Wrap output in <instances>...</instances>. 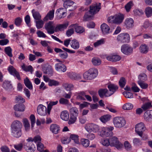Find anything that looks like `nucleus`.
I'll list each match as a JSON object with an SVG mask.
<instances>
[{"mask_svg": "<svg viewBox=\"0 0 152 152\" xmlns=\"http://www.w3.org/2000/svg\"><path fill=\"white\" fill-rule=\"evenodd\" d=\"M24 83L26 86L30 90H32L33 86L27 77L24 80Z\"/></svg>", "mask_w": 152, "mask_h": 152, "instance_id": "obj_34", "label": "nucleus"}, {"mask_svg": "<svg viewBox=\"0 0 152 152\" xmlns=\"http://www.w3.org/2000/svg\"><path fill=\"white\" fill-rule=\"evenodd\" d=\"M54 24L52 21H49L45 25V28L49 34H52L55 32Z\"/></svg>", "mask_w": 152, "mask_h": 152, "instance_id": "obj_9", "label": "nucleus"}, {"mask_svg": "<svg viewBox=\"0 0 152 152\" xmlns=\"http://www.w3.org/2000/svg\"><path fill=\"white\" fill-rule=\"evenodd\" d=\"M69 113L70 118L69 123L70 124H72L75 123L77 119V117L79 113V111L77 108L74 107L70 109Z\"/></svg>", "mask_w": 152, "mask_h": 152, "instance_id": "obj_6", "label": "nucleus"}, {"mask_svg": "<svg viewBox=\"0 0 152 152\" xmlns=\"http://www.w3.org/2000/svg\"><path fill=\"white\" fill-rule=\"evenodd\" d=\"M22 127V124L20 121L15 120L11 124V129H21Z\"/></svg>", "mask_w": 152, "mask_h": 152, "instance_id": "obj_15", "label": "nucleus"}, {"mask_svg": "<svg viewBox=\"0 0 152 152\" xmlns=\"http://www.w3.org/2000/svg\"><path fill=\"white\" fill-rule=\"evenodd\" d=\"M133 104L130 103H127L123 106V109L125 110H130L133 108Z\"/></svg>", "mask_w": 152, "mask_h": 152, "instance_id": "obj_39", "label": "nucleus"}, {"mask_svg": "<svg viewBox=\"0 0 152 152\" xmlns=\"http://www.w3.org/2000/svg\"><path fill=\"white\" fill-rule=\"evenodd\" d=\"M137 83L140 87L143 89H147L148 86V85L147 83L144 82H138Z\"/></svg>", "mask_w": 152, "mask_h": 152, "instance_id": "obj_56", "label": "nucleus"}, {"mask_svg": "<svg viewBox=\"0 0 152 152\" xmlns=\"http://www.w3.org/2000/svg\"><path fill=\"white\" fill-rule=\"evenodd\" d=\"M133 2L132 1H130L125 5V8L127 12H129L130 11L131 7L133 6Z\"/></svg>", "mask_w": 152, "mask_h": 152, "instance_id": "obj_52", "label": "nucleus"}, {"mask_svg": "<svg viewBox=\"0 0 152 152\" xmlns=\"http://www.w3.org/2000/svg\"><path fill=\"white\" fill-rule=\"evenodd\" d=\"M133 143L134 145L139 146L142 144L141 140L139 138H135L133 139Z\"/></svg>", "mask_w": 152, "mask_h": 152, "instance_id": "obj_49", "label": "nucleus"}, {"mask_svg": "<svg viewBox=\"0 0 152 152\" xmlns=\"http://www.w3.org/2000/svg\"><path fill=\"white\" fill-rule=\"evenodd\" d=\"M94 125V124L92 123L87 124L85 126V129L88 132H92Z\"/></svg>", "mask_w": 152, "mask_h": 152, "instance_id": "obj_47", "label": "nucleus"}, {"mask_svg": "<svg viewBox=\"0 0 152 152\" xmlns=\"http://www.w3.org/2000/svg\"><path fill=\"white\" fill-rule=\"evenodd\" d=\"M98 94L101 98H103L104 96L109 97L111 96V94H109V91H108L107 89L99 90L98 91Z\"/></svg>", "mask_w": 152, "mask_h": 152, "instance_id": "obj_19", "label": "nucleus"}, {"mask_svg": "<svg viewBox=\"0 0 152 152\" xmlns=\"http://www.w3.org/2000/svg\"><path fill=\"white\" fill-rule=\"evenodd\" d=\"M50 129L52 132L55 134H57L59 132L60 128L58 125L53 124L51 125Z\"/></svg>", "mask_w": 152, "mask_h": 152, "instance_id": "obj_22", "label": "nucleus"}, {"mask_svg": "<svg viewBox=\"0 0 152 152\" xmlns=\"http://www.w3.org/2000/svg\"><path fill=\"white\" fill-rule=\"evenodd\" d=\"M133 48L128 44H124L121 47V51L124 54L130 55L133 53Z\"/></svg>", "mask_w": 152, "mask_h": 152, "instance_id": "obj_8", "label": "nucleus"}, {"mask_svg": "<svg viewBox=\"0 0 152 152\" xmlns=\"http://www.w3.org/2000/svg\"><path fill=\"white\" fill-rule=\"evenodd\" d=\"M2 87L5 89L8 90L12 88V87L10 81L5 80L2 84Z\"/></svg>", "mask_w": 152, "mask_h": 152, "instance_id": "obj_30", "label": "nucleus"}, {"mask_svg": "<svg viewBox=\"0 0 152 152\" xmlns=\"http://www.w3.org/2000/svg\"><path fill=\"white\" fill-rule=\"evenodd\" d=\"M69 27L73 28L75 29V31L79 33H82L85 31L83 27L79 26L77 23L72 24L69 26Z\"/></svg>", "mask_w": 152, "mask_h": 152, "instance_id": "obj_13", "label": "nucleus"}, {"mask_svg": "<svg viewBox=\"0 0 152 152\" xmlns=\"http://www.w3.org/2000/svg\"><path fill=\"white\" fill-rule=\"evenodd\" d=\"M152 107L151 103L150 102H147L143 104L142 106V108L144 110H145L150 109Z\"/></svg>", "mask_w": 152, "mask_h": 152, "instance_id": "obj_50", "label": "nucleus"}, {"mask_svg": "<svg viewBox=\"0 0 152 152\" xmlns=\"http://www.w3.org/2000/svg\"><path fill=\"white\" fill-rule=\"evenodd\" d=\"M104 43V39H102L99 40L97 41L96 42H95L94 45L95 47H96L101 45Z\"/></svg>", "mask_w": 152, "mask_h": 152, "instance_id": "obj_63", "label": "nucleus"}, {"mask_svg": "<svg viewBox=\"0 0 152 152\" xmlns=\"http://www.w3.org/2000/svg\"><path fill=\"white\" fill-rule=\"evenodd\" d=\"M134 14L136 15H140L143 14V11L141 10L135 9L134 10Z\"/></svg>", "mask_w": 152, "mask_h": 152, "instance_id": "obj_64", "label": "nucleus"}, {"mask_svg": "<svg viewBox=\"0 0 152 152\" xmlns=\"http://www.w3.org/2000/svg\"><path fill=\"white\" fill-rule=\"evenodd\" d=\"M124 18V15L122 14H116L115 15V24H119L123 21Z\"/></svg>", "mask_w": 152, "mask_h": 152, "instance_id": "obj_16", "label": "nucleus"}, {"mask_svg": "<svg viewBox=\"0 0 152 152\" xmlns=\"http://www.w3.org/2000/svg\"><path fill=\"white\" fill-rule=\"evenodd\" d=\"M12 134L14 137L19 138L22 134L21 129H11Z\"/></svg>", "mask_w": 152, "mask_h": 152, "instance_id": "obj_24", "label": "nucleus"}, {"mask_svg": "<svg viewBox=\"0 0 152 152\" xmlns=\"http://www.w3.org/2000/svg\"><path fill=\"white\" fill-rule=\"evenodd\" d=\"M8 70L11 75L16 77L18 80H20V79L19 73L17 72L15 69L12 66H11L9 67Z\"/></svg>", "mask_w": 152, "mask_h": 152, "instance_id": "obj_17", "label": "nucleus"}, {"mask_svg": "<svg viewBox=\"0 0 152 152\" xmlns=\"http://www.w3.org/2000/svg\"><path fill=\"white\" fill-rule=\"evenodd\" d=\"M44 148V146L41 142H39L37 143V148L38 151L40 152H48V150H43V149Z\"/></svg>", "mask_w": 152, "mask_h": 152, "instance_id": "obj_42", "label": "nucleus"}, {"mask_svg": "<svg viewBox=\"0 0 152 152\" xmlns=\"http://www.w3.org/2000/svg\"><path fill=\"white\" fill-rule=\"evenodd\" d=\"M68 76L71 79L75 80H77L80 78L79 75H76L75 74L72 72L69 73L68 74Z\"/></svg>", "mask_w": 152, "mask_h": 152, "instance_id": "obj_51", "label": "nucleus"}, {"mask_svg": "<svg viewBox=\"0 0 152 152\" xmlns=\"http://www.w3.org/2000/svg\"><path fill=\"white\" fill-rule=\"evenodd\" d=\"M37 113L41 115H45L46 114V107L42 104L39 105L37 107Z\"/></svg>", "mask_w": 152, "mask_h": 152, "instance_id": "obj_11", "label": "nucleus"}, {"mask_svg": "<svg viewBox=\"0 0 152 152\" xmlns=\"http://www.w3.org/2000/svg\"><path fill=\"white\" fill-rule=\"evenodd\" d=\"M31 12L33 17L35 20H39L41 19V16L38 12L35 11L34 9H33Z\"/></svg>", "mask_w": 152, "mask_h": 152, "instance_id": "obj_35", "label": "nucleus"}, {"mask_svg": "<svg viewBox=\"0 0 152 152\" xmlns=\"http://www.w3.org/2000/svg\"><path fill=\"white\" fill-rule=\"evenodd\" d=\"M74 3V2L73 1L67 0L64 2L63 4L64 7L65 8H66L68 7V6L70 7L73 5Z\"/></svg>", "mask_w": 152, "mask_h": 152, "instance_id": "obj_53", "label": "nucleus"}, {"mask_svg": "<svg viewBox=\"0 0 152 152\" xmlns=\"http://www.w3.org/2000/svg\"><path fill=\"white\" fill-rule=\"evenodd\" d=\"M101 29L104 34H107L110 33V27L105 23H103L101 25Z\"/></svg>", "mask_w": 152, "mask_h": 152, "instance_id": "obj_20", "label": "nucleus"}, {"mask_svg": "<svg viewBox=\"0 0 152 152\" xmlns=\"http://www.w3.org/2000/svg\"><path fill=\"white\" fill-rule=\"evenodd\" d=\"M135 131L141 137H142L143 132L146 129V127L143 123L141 122L137 124L135 127Z\"/></svg>", "mask_w": 152, "mask_h": 152, "instance_id": "obj_7", "label": "nucleus"}, {"mask_svg": "<svg viewBox=\"0 0 152 152\" xmlns=\"http://www.w3.org/2000/svg\"><path fill=\"white\" fill-rule=\"evenodd\" d=\"M42 71L44 73L48 74L49 76H52L53 75V70L50 66L44 67L42 68Z\"/></svg>", "mask_w": 152, "mask_h": 152, "instance_id": "obj_26", "label": "nucleus"}, {"mask_svg": "<svg viewBox=\"0 0 152 152\" xmlns=\"http://www.w3.org/2000/svg\"><path fill=\"white\" fill-rule=\"evenodd\" d=\"M98 73V70L96 69L91 68L84 73L83 77L86 80H92L97 76Z\"/></svg>", "mask_w": 152, "mask_h": 152, "instance_id": "obj_3", "label": "nucleus"}, {"mask_svg": "<svg viewBox=\"0 0 152 152\" xmlns=\"http://www.w3.org/2000/svg\"><path fill=\"white\" fill-rule=\"evenodd\" d=\"M130 40L129 35L127 33L120 34L117 36V40L121 43H128Z\"/></svg>", "mask_w": 152, "mask_h": 152, "instance_id": "obj_5", "label": "nucleus"}, {"mask_svg": "<svg viewBox=\"0 0 152 152\" xmlns=\"http://www.w3.org/2000/svg\"><path fill=\"white\" fill-rule=\"evenodd\" d=\"M113 122L114 126L118 128L123 127L126 124V121L125 119L121 117L117 116L114 118Z\"/></svg>", "mask_w": 152, "mask_h": 152, "instance_id": "obj_4", "label": "nucleus"}, {"mask_svg": "<svg viewBox=\"0 0 152 152\" xmlns=\"http://www.w3.org/2000/svg\"><path fill=\"white\" fill-rule=\"evenodd\" d=\"M59 102L61 104L66 105L69 104V101L65 98H61L59 100Z\"/></svg>", "mask_w": 152, "mask_h": 152, "instance_id": "obj_57", "label": "nucleus"}, {"mask_svg": "<svg viewBox=\"0 0 152 152\" xmlns=\"http://www.w3.org/2000/svg\"><path fill=\"white\" fill-rule=\"evenodd\" d=\"M59 56L61 59H66L68 56V55L67 53L63 51L61 53H59Z\"/></svg>", "mask_w": 152, "mask_h": 152, "instance_id": "obj_59", "label": "nucleus"}, {"mask_svg": "<svg viewBox=\"0 0 152 152\" xmlns=\"http://www.w3.org/2000/svg\"><path fill=\"white\" fill-rule=\"evenodd\" d=\"M123 94L126 98H132L133 97V95L132 94L129 92H124Z\"/></svg>", "mask_w": 152, "mask_h": 152, "instance_id": "obj_62", "label": "nucleus"}, {"mask_svg": "<svg viewBox=\"0 0 152 152\" xmlns=\"http://www.w3.org/2000/svg\"><path fill=\"white\" fill-rule=\"evenodd\" d=\"M14 108L15 111L23 112L25 110V107L23 104H20L15 105L14 107Z\"/></svg>", "mask_w": 152, "mask_h": 152, "instance_id": "obj_27", "label": "nucleus"}, {"mask_svg": "<svg viewBox=\"0 0 152 152\" xmlns=\"http://www.w3.org/2000/svg\"><path fill=\"white\" fill-rule=\"evenodd\" d=\"M92 64L95 66H97L100 65L101 63V61L100 59L96 57H94L92 58L91 61Z\"/></svg>", "mask_w": 152, "mask_h": 152, "instance_id": "obj_40", "label": "nucleus"}, {"mask_svg": "<svg viewBox=\"0 0 152 152\" xmlns=\"http://www.w3.org/2000/svg\"><path fill=\"white\" fill-rule=\"evenodd\" d=\"M144 117L146 120H149L150 119L152 118V110H148L146 111L144 114Z\"/></svg>", "mask_w": 152, "mask_h": 152, "instance_id": "obj_37", "label": "nucleus"}, {"mask_svg": "<svg viewBox=\"0 0 152 152\" xmlns=\"http://www.w3.org/2000/svg\"><path fill=\"white\" fill-rule=\"evenodd\" d=\"M139 50L141 53L146 54L148 52V48L146 45L142 44L140 47Z\"/></svg>", "mask_w": 152, "mask_h": 152, "instance_id": "obj_32", "label": "nucleus"}, {"mask_svg": "<svg viewBox=\"0 0 152 152\" xmlns=\"http://www.w3.org/2000/svg\"><path fill=\"white\" fill-rule=\"evenodd\" d=\"M56 14L57 15L58 19L63 18L67 15L66 10L63 8H60L56 11Z\"/></svg>", "mask_w": 152, "mask_h": 152, "instance_id": "obj_10", "label": "nucleus"}, {"mask_svg": "<svg viewBox=\"0 0 152 152\" xmlns=\"http://www.w3.org/2000/svg\"><path fill=\"white\" fill-rule=\"evenodd\" d=\"M54 10L50 11L43 19L44 21H47L48 20H52L54 17Z\"/></svg>", "mask_w": 152, "mask_h": 152, "instance_id": "obj_21", "label": "nucleus"}, {"mask_svg": "<svg viewBox=\"0 0 152 152\" xmlns=\"http://www.w3.org/2000/svg\"><path fill=\"white\" fill-rule=\"evenodd\" d=\"M81 141L82 145L84 147H87L89 146L90 141L88 139H82Z\"/></svg>", "mask_w": 152, "mask_h": 152, "instance_id": "obj_48", "label": "nucleus"}, {"mask_svg": "<svg viewBox=\"0 0 152 152\" xmlns=\"http://www.w3.org/2000/svg\"><path fill=\"white\" fill-rule=\"evenodd\" d=\"M69 21H66L63 24L57 25L56 28V31H62L66 29L69 25Z\"/></svg>", "mask_w": 152, "mask_h": 152, "instance_id": "obj_14", "label": "nucleus"}, {"mask_svg": "<svg viewBox=\"0 0 152 152\" xmlns=\"http://www.w3.org/2000/svg\"><path fill=\"white\" fill-rule=\"evenodd\" d=\"M60 117L64 121H68L69 118V114L68 111L67 110L62 111L61 113Z\"/></svg>", "mask_w": 152, "mask_h": 152, "instance_id": "obj_28", "label": "nucleus"}, {"mask_svg": "<svg viewBox=\"0 0 152 152\" xmlns=\"http://www.w3.org/2000/svg\"><path fill=\"white\" fill-rule=\"evenodd\" d=\"M12 50L10 46L4 48V51L8 56L11 58L13 56L12 53Z\"/></svg>", "mask_w": 152, "mask_h": 152, "instance_id": "obj_38", "label": "nucleus"}, {"mask_svg": "<svg viewBox=\"0 0 152 152\" xmlns=\"http://www.w3.org/2000/svg\"><path fill=\"white\" fill-rule=\"evenodd\" d=\"M126 83V80L123 77H121L119 81V83L120 86L121 88H123L124 87Z\"/></svg>", "mask_w": 152, "mask_h": 152, "instance_id": "obj_54", "label": "nucleus"}, {"mask_svg": "<svg viewBox=\"0 0 152 152\" xmlns=\"http://www.w3.org/2000/svg\"><path fill=\"white\" fill-rule=\"evenodd\" d=\"M59 84L60 83L58 81L50 79L48 83V85L50 86H57L59 85Z\"/></svg>", "mask_w": 152, "mask_h": 152, "instance_id": "obj_46", "label": "nucleus"}, {"mask_svg": "<svg viewBox=\"0 0 152 152\" xmlns=\"http://www.w3.org/2000/svg\"><path fill=\"white\" fill-rule=\"evenodd\" d=\"M22 69L26 72H30L31 73L33 71V68L31 65L26 66L24 64H23L21 66Z\"/></svg>", "mask_w": 152, "mask_h": 152, "instance_id": "obj_43", "label": "nucleus"}, {"mask_svg": "<svg viewBox=\"0 0 152 152\" xmlns=\"http://www.w3.org/2000/svg\"><path fill=\"white\" fill-rule=\"evenodd\" d=\"M71 47L74 49H78L80 47V44L78 41L76 39L72 40L70 43Z\"/></svg>", "mask_w": 152, "mask_h": 152, "instance_id": "obj_29", "label": "nucleus"}, {"mask_svg": "<svg viewBox=\"0 0 152 152\" xmlns=\"http://www.w3.org/2000/svg\"><path fill=\"white\" fill-rule=\"evenodd\" d=\"M12 134L14 137L19 138L22 134L21 129H11Z\"/></svg>", "mask_w": 152, "mask_h": 152, "instance_id": "obj_25", "label": "nucleus"}, {"mask_svg": "<svg viewBox=\"0 0 152 152\" xmlns=\"http://www.w3.org/2000/svg\"><path fill=\"white\" fill-rule=\"evenodd\" d=\"M111 117V116L110 115L107 114L102 116L99 118V119L102 123H105L109 121Z\"/></svg>", "mask_w": 152, "mask_h": 152, "instance_id": "obj_33", "label": "nucleus"}, {"mask_svg": "<svg viewBox=\"0 0 152 152\" xmlns=\"http://www.w3.org/2000/svg\"><path fill=\"white\" fill-rule=\"evenodd\" d=\"M124 23L127 28H132L134 26V20L131 18H128L125 19Z\"/></svg>", "mask_w": 152, "mask_h": 152, "instance_id": "obj_18", "label": "nucleus"}, {"mask_svg": "<svg viewBox=\"0 0 152 152\" xmlns=\"http://www.w3.org/2000/svg\"><path fill=\"white\" fill-rule=\"evenodd\" d=\"M139 80L138 82H144L147 80V76L144 73L140 74L138 77Z\"/></svg>", "mask_w": 152, "mask_h": 152, "instance_id": "obj_41", "label": "nucleus"}, {"mask_svg": "<svg viewBox=\"0 0 152 152\" xmlns=\"http://www.w3.org/2000/svg\"><path fill=\"white\" fill-rule=\"evenodd\" d=\"M63 86L67 91H70L73 88V86L71 84L65 83L63 84Z\"/></svg>", "mask_w": 152, "mask_h": 152, "instance_id": "obj_44", "label": "nucleus"}, {"mask_svg": "<svg viewBox=\"0 0 152 152\" xmlns=\"http://www.w3.org/2000/svg\"><path fill=\"white\" fill-rule=\"evenodd\" d=\"M101 9L100 4H95L90 6L89 12L86 13L84 16V19L86 21L92 18L93 16L98 12Z\"/></svg>", "mask_w": 152, "mask_h": 152, "instance_id": "obj_1", "label": "nucleus"}, {"mask_svg": "<svg viewBox=\"0 0 152 152\" xmlns=\"http://www.w3.org/2000/svg\"><path fill=\"white\" fill-rule=\"evenodd\" d=\"M110 145L113 146L118 143L119 141L118 138L115 136H113L110 138L109 139Z\"/></svg>", "mask_w": 152, "mask_h": 152, "instance_id": "obj_31", "label": "nucleus"}, {"mask_svg": "<svg viewBox=\"0 0 152 152\" xmlns=\"http://www.w3.org/2000/svg\"><path fill=\"white\" fill-rule=\"evenodd\" d=\"M107 87L109 90V94L112 95L118 89L117 86L114 84H110Z\"/></svg>", "mask_w": 152, "mask_h": 152, "instance_id": "obj_23", "label": "nucleus"}, {"mask_svg": "<svg viewBox=\"0 0 152 152\" xmlns=\"http://www.w3.org/2000/svg\"><path fill=\"white\" fill-rule=\"evenodd\" d=\"M56 70L58 72H65L66 70V66L62 63H58L55 65Z\"/></svg>", "mask_w": 152, "mask_h": 152, "instance_id": "obj_12", "label": "nucleus"}, {"mask_svg": "<svg viewBox=\"0 0 152 152\" xmlns=\"http://www.w3.org/2000/svg\"><path fill=\"white\" fill-rule=\"evenodd\" d=\"M23 123L26 131H29L30 129V125L28 120L26 118H24L23 119Z\"/></svg>", "mask_w": 152, "mask_h": 152, "instance_id": "obj_36", "label": "nucleus"}, {"mask_svg": "<svg viewBox=\"0 0 152 152\" xmlns=\"http://www.w3.org/2000/svg\"><path fill=\"white\" fill-rule=\"evenodd\" d=\"M114 128L112 126L101 127L98 133V134L102 137H108L112 136L113 133L112 131Z\"/></svg>", "mask_w": 152, "mask_h": 152, "instance_id": "obj_2", "label": "nucleus"}, {"mask_svg": "<svg viewBox=\"0 0 152 152\" xmlns=\"http://www.w3.org/2000/svg\"><path fill=\"white\" fill-rule=\"evenodd\" d=\"M22 22V18L18 17L15 19V24L17 26H20Z\"/></svg>", "mask_w": 152, "mask_h": 152, "instance_id": "obj_58", "label": "nucleus"}, {"mask_svg": "<svg viewBox=\"0 0 152 152\" xmlns=\"http://www.w3.org/2000/svg\"><path fill=\"white\" fill-rule=\"evenodd\" d=\"M70 137L72 140H74L75 143H77L79 142L78 141V136L77 135L72 134L70 136Z\"/></svg>", "mask_w": 152, "mask_h": 152, "instance_id": "obj_60", "label": "nucleus"}, {"mask_svg": "<svg viewBox=\"0 0 152 152\" xmlns=\"http://www.w3.org/2000/svg\"><path fill=\"white\" fill-rule=\"evenodd\" d=\"M44 24L43 21L42 20H40L36 21V26L38 29L42 28Z\"/></svg>", "mask_w": 152, "mask_h": 152, "instance_id": "obj_61", "label": "nucleus"}, {"mask_svg": "<svg viewBox=\"0 0 152 152\" xmlns=\"http://www.w3.org/2000/svg\"><path fill=\"white\" fill-rule=\"evenodd\" d=\"M145 12L147 17H151L152 15V8L150 7H146L145 9Z\"/></svg>", "mask_w": 152, "mask_h": 152, "instance_id": "obj_45", "label": "nucleus"}, {"mask_svg": "<svg viewBox=\"0 0 152 152\" xmlns=\"http://www.w3.org/2000/svg\"><path fill=\"white\" fill-rule=\"evenodd\" d=\"M101 143L103 145L105 146L110 145L109 140L108 139L106 138L102 140Z\"/></svg>", "mask_w": 152, "mask_h": 152, "instance_id": "obj_55", "label": "nucleus"}]
</instances>
